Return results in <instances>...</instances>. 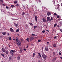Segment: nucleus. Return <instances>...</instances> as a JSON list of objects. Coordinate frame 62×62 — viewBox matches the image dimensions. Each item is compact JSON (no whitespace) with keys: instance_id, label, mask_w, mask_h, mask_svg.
<instances>
[{"instance_id":"nucleus-27","label":"nucleus","mask_w":62,"mask_h":62,"mask_svg":"<svg viewBox=\"0 0 62 62\" xmlns=\"http://www.w3.org/2000/svg\"><path fill=\"white\" fill-rule=\"evenodd\" d=\"M35 56V53H33V57H34Z\"/></svg>"},{"instance_id":"nucleus-30","label":"nucleus","mask_w":62,"mask_h":62,"mask_svg":"<svg viewBox=\"0 0 62 62\" xmlns=\"http://www.w3.org/2000/svg\"><path fill=\"white\" fill-rule=\"evenodd\" d=\"M22 15H23L24 14H25V13L24 12H22Z\"/></svg>"},{"instance_id":"nucleus-8","label":"nucleus","mask_w":62,"mask_h":62,"mask_svg":"<svg viewBox=\"0 0 62 62\" xmlns=\"http://www.w3.org/2000/svg\"><path fill=\"white\" fill-rule=\"evenodd\" d=\"M20 57H21V56H18L17 57V59L18 60H20Z\"/></svg>"},{"instance_id":"nucleus-60","label":"nucleus","mask_w":62,"mask_h":62,"mask_svg":"<svg viewBox=\"0 0 62 62\" xmlns=\"http://www.w3.org/2000/svg\"><path fill=\"white\" fill-rule=\"evenodd\" d=\"M25 1V0H22V1L23 2V1Z\"/></svg>"},{"instance_id":"nucleus-24","label":"nucleus","mask_w":62,"mask_h":62,"mask_svg":"<svg viewBox=\"0 0 62 62\" xmlns=\"http://www.w3.org/2000/svg\"><path fill=\"white\" fill-rule=\"evenodd\" d=\"M37 27H38L37 26H34V29H36V28H37Z\"/></svg>"},{"instance_id":"nucleus-39","label":"nucleus","mask_w":62,"mask_h":62,"mask_svg":"<svg viewBox=\"0 0 62 62\" xmlns=\"http://www.w3.org/2000/svg\"><path fill=\"white\" fill-rule=\"evenodd\" d=\"M43 56L44 54V53H43V52H42L41 53V54Z\"/></svg>"},{"instance_id":"nucleus-41","label":"nucleus","mask_w":62,"mask_h":62,"mask_svg":"<svg viewBox=\"0 0 62 62\" xmlns=\"http://www.w3.org/2000/svg\"><path fill=\"white\" fill-rule=\"evenodd\" d=\"M54 15H57V14H56V13H54Z\"/></svg>"},{"instance_id":"nucleus-10","label":"nucleus","mask_w":62,"mask_h":62,"mask_svg":"<svg viewBox=\"0 0 62 62\" xmlns=\"http://www.w3.org/2000/svg\"><path fill=\"white\" fill-rule=\"evenodd\" d=\"M42 20L44 23H45L46 22V19L44 18H43Z\"/></svg>"},{"instance_id":"nucleus-64","label":"nucleus","mask_w":62,"mask_h":62,"mask_svg":"<svg viewBox=\"0 0 62 62\" xmlns=\"http://www.w3.org/2000/svg\"><path fill=\"white\" fill-rule=\"evenodd\" d=\"M9 47H10V45H9Z\"/></svg>"},{"instance_id":"nucleus-2","label":"nucleus","mask_w":62,"mask_h":62,"mask_svg":"<svg viewBox=\"0 0 62 62\" xmlns=\"http://www.w3.org/2000/svg\"><path fill=\"white\" fill-rule=\"evenodd\" d=\"M17 45L18 46H20V45H21V42L20 41H19L17 43Z\"/></svg>"},{"instance_id":"nucleus-48","label":"nucleus","mask_w":62,"mask_h":62,"mask_svg":"<svg viewBox=\"0 0 62 62\" xmlns=\"http://www.w3.org/2000/svg\"><path fill=\"white\" fill-rule=\"evenodd\" d=\"M59 55H61V54L60 52H59Z\"/></svg>"},{"instance_id":"nucleus-49","label":"nucleus","mask_w":62,"mask_h":62,"mask_svg":"<svg viewBox=\"0 0 62 62\" xmlns=\"http://www.w3.org/2000/svg\"><path fill=\"white\" fill-rule=\"evenodd\" d=\"M46 31H47V32H49V31L48 30H46Z\"/></svg>"},{"instance_id":"nucleus-19","label":"nucleus","mask_w":62,"mask_h":62,"mask_svg":"<svg viewBox=\"0 0 62 62\" xmlns=\"http://www.w3.org/2000/svg\"><path fill=\"white\" fill-rule=\"evenodd\" d=\"M18 25V24H16V23H15V26H16V27H17Z\"/></svg>"},{"instance_id":"nucleus-22","label":"nucleus","mask_w":62,"mask_h":62,"mask_svg":"<svg viewBox=\"0 0 62 62\" xmlns=\"http://www.w3.org/2000/svg\"><path fill=\"white\" fill-rule=\"evenodd\" d=\"M19 4H17L16 5V7H19Z\"/></svg>"},{"instance_id":"nucleus-28","label":"nucleus","mask_w":62,"mask_h":62,"mask_svg":"<svg viewBox=\"0 0 62 62\" xmlns=\"http://www.w3.org/2000/svg\"><path fill=\"white\" fill-rule=\"evenodd\" d=\"M43 27L44 28H46H46H47V26H46V25H44V27Z\"/></svg>"},{"instance_id":"nucleus-62","label":"nucleus","mask_w":62,"mask_h":62,"mask_svg":"<svg viewBox=\"0 0 62 62\" xmlns=\"http://www.w3.org/2000/svg\"><path fill=\"white\" fill-rule=\"evenodd\" d=\"M13 39L14 40H15V39Z\"/></svg>"},{"instance_id":"nucleus-38","label":"nucleus","mask_w":62,"mask_h":62,"mask_svg":"<svg viewBox=\"0 0 62 62\" xmlns=\"http://www.w3.org/2000/svg\"><path fill=\"white\" fill-rule=\"evenodd\" d=\"M14 4H16L17 3V1H15L14 2Z\"/></svg>"},{"instance_id":"nucleus-15","label":"nucleus","mask_w":62,"mask_h":62,"mask_svg":"<svg viewBox=\"0 0 62 62\" xmlns=\"http://www.w3.org/2000/svg\"><path fill=\"white\" fill-rule=\"evenodd\" d=\"M2 34L4 35H5L6 34V32H3L2 33Z\"/></svg>"},{"instance_id":"nucleus-6","label":"nucleus","mask_w":62,"mask_h":62,"mask_svg":"<svg viewBox=\"0 0 62 62\" xmlns=\"http://www.w3.org/2000/svg\"><path fill=\"white\" fill-rule=\"evenodd\" d=\"M10 30L11 32H14V30H13L11 28H10Z\"/></svg>"},{"instance_id":"nucleus-55","label":"nucleus","mask_w":62,"mask_h":62,"mask_svg":"<svg viewBox=\"0 0 62 62\" xmlns=\"http://www.w3.org/2000/svg\"><path fill=\"white\" fill-rule=\"evenodd\" d=\"M57 6H58V7H59V4H58L57 5Z\"/></svg>"},{"instance_id":"nucleus-26","label":"nucleus","mask_w":62,"mask_h":62,"mask_svg":"<svg viewBox=\"0 0 62 62\" xmlns=\"http://www.w3.org/2000/svg\"><path fill=\"white\" fill-rule=\"evenodd\" d=\"M57 25V23H56L55 24H54V27H55V26H56V25Z\"/></svg>"},{"instance_id":"nucleus-23","label":"nucleus","mask_w":62,"mask_h":62,"mask_svg":"<svg viewBox=\"0 0 62 62\" xmlns=\"http://www.w3.org/2000/svg\"><path fill=\"white\" fill-rule=\"evenodd\" d=\"M16 41L17 42H19V39H16Z\"/></svg>"},{"instance_id":"nucleus-20","label":"nucleus","mask_w":62,"mask_h":62,"mask_svg":"<svg viewBox=\"0 0 62 62\" xmlns=\"http://www.w3.org/2000/svg\"><path fill=\"white\" fill-rule=\"evenodd\" d=\"M5 54H8V51H6L5 52Z\"/></svg>"},{"instance_id":"nucleus-25","label":"nucleus","mask_w":62,"mask_h":62,"mask_svg":"<svg viewBox=\"0 0 62 62\" xmlns=\"http://www.w3.org/2000/svg\"><path fill=\"white\" fill-rule=\"evenodd\" d=\"M27 41H28V42H29V38H27L26 39Z\"/></svg>"},{"instance_id":"nucleus-53","label":"nucleus","mask_w":62,"mask_h":62,"mask_svg":"<svg viewBox=\"0 0 62 62\" xmlns=\"http://www.w3.org/2000/svg\"><path fill=\"white\" fill-rule=\"evenodd\" d=\"M49 42H47V44H49Z\"/></svg>"},{"instance_id":"nucleus-47","label":"nucleus","mask_w":62,"mask_h":62,"mask_svg":"<svg viewBox=\"0 0 62 62\" xmlns=\"http://www.w3.org/2000/svg\"><path fill=\"white\" fill-rule=\"evenodd\" d=\"M6 8H7V9H8V6H6Z\"/></svg>"},{"instance_id":"nucleus-52","label":"nucleus","mask_w":62,"mask_h":62,"mask_svg":"<svg viewBox=\"0 0 62 62\" xmlns=\"http://www.w3.org/2000/svg\"><path fill=\"white\" fill-rule=\"evenodd\" d=\"M2 5H3V6H5V4H3Z\"/></svg>"},{"instance_id":"nucleus-32","label":"nucleus","mask_w":62,"mask_h":62,"mask_svg":"<svg viewBox=\"0 0 62 62\" xmlns=\"http://www.w3.org/2000/svg\"><path fill=\"white\" fill-rule=\"evenodd\" d=\"M53 2L54 3H55V0H52Z\"/></svg>"},{"instance_id":"nucleus-33","label":"nucleus","mask_w":62,"mask_h":62,"mask_svg":"<svg viewBox=\"0 0 62 62\" xmlns=\"http://www.w3.org/2000/svg\"><path fill=\"white\" fill-rule=\"evenodd\" d=\"M19 31V29H18L16 31V32H18Z\"/></svg>"},{"instance_id":"nucleus-14","label":"nucleus","mask_w":62,"mask_h":62,"mask_svg":"<svg viewBox=\"0 0 62 62\" xmlns=\"http://www.w3.org/2000/svg\"><path fill=\"white\" fill-rule=\"evenodd\" d=\"M29 24H30V25L31 26H33V23L30 22H29Z\"/></svg>"},{"instance_id":"nucleus-61","label":"nucleus","mask_w":62,"mask_h":62,"mask_svg":"<svg viewBox=\"0 0 62 62\" xmlns=\"http://www.w3.org/2000/svg\"><path fill=\"white\" fill-rule=\"evenodd\" d=\"M60 58H61V59H62V57H60Z\"/></svg>"},{"instance_id":"nucleus-63","label":"nucleus","mask_w":62,"mask_h":62,"mask_svg":"<svg viewBox=\"0 0 62 62\" xmlns=\"http://www.w3.org/2000/svg\"><path fill=\"white\" fill-rule=\"evenodd\" d=\"M20 50H22V48H21V47H20Z\"/></svg>"},{"instance_id":"nucleus-35","label":"nucleus","mask_w":62,"mask_h":62,"mask_svg":"<svg viewBox=\"0 0 62 62\" xmlns=\"http://www.w3.org/2000/svg\"><path fill=\"white\" fill-rule=\"evenodd\" d=\"M1 55L3 57H4V55L3 54H1Z\"/></svg>"},{"instance_id":"nucleus-1","label":"nucleus","mask_w":62,"mask_h":62,"mask_svg":"<svg viewBox=\"0 0 62 62\" xmlns=\"http://www.w3.org/2000/svg\"><path fill=\"white\" fill-rule=\"evenodd\" d=\"M57 58V57H54V58L52 60V62H54L55 61V60Z\"/></svg>"},{"instance_id":"nucleus-34","label":"nucleus","mask_w":62,"mask_h":62,"mask_svg":"<svg viewBox=\"0 0 62 62\" xmlns=\"http://www.w3.org/2000/svg\"><path fill=\"white\" fill-rule=\"evenodd\" d=\"M9 60H11L12 59V58L11 57H9Z\"/></svg>"},{"instance_id":"nucleus-56","label":"nucleus","mask_w":62,"mask_h":62,"mask_svg":"<svg viewBox=\"0 0 62 62\" xmlns=\"http://www.w3.org/2000/svg\"><path fill=\"white\" fill-rule=\"evenodd\" d=\"M23 50L24 51H26V49H23Z\"/></svg>"},{"instance_id":"nucleus-45","label":"nucleus","mask_w":62,"mask_h":62,"mask_svg":"<svg viewBox=\"0 0 62 62\" xmlns=\"http://www.w3.org/2000/svg\"><path fill=\"white\" fill-rule=\"evenodd\" d=\"M60 31H61V32H62V29H61L60 30Z\"/></svg>"},{"instance_id":"nucleus-3","label":"nucleus","mask_w":62,"mask_h":62,"mask_svg":"<svg viewBox=\"0 0 62 62\" xmlns=\"http://www.w3.org/2000/svg\"><path fill=\"white\" fill-rule=\"evenodd\" d=\"M42 57H43V58H45L47 57V55L45 54H44L42 56Z\"/></svg>"},{"instance_id":"nucleus-36","label":"nucleus","mask_w":62,"mask_h":62,"mask_svg":"<svg viewBox=\"0 0 62 62\" xmlns=\"http://www.w3.org/2000/svg\"><path fill=\"white\" fill-rule=\"evenodd\" d=\"M59 23H60V24H62V22L61 21H60L59 22Z\"/></svg>"},{"instance_id":"nucleus-17","label":"nucleus","mask_w":62,"mask_h":62,"mask_svg":"<svg viewBox=\"0 0 62 62\" xmlns=\"http://www.w3.org/2000/svg\"><path fill=\"white\" fill-rule=\"evenodd\" d=\"M38 54H39V56L40 57H41V55L40 54V53H38Z\"/></svg>"},{"instance_id":"nucleus-12","label":"nucleus","mask_w":62,"mask_h":62,"mask_svg":"<svg viewBox=\"0 0 62 62\" xmlns=\"http://www.w3.org/2000/svg\"><path fill=\"white\" fill-rule=\"evenodd\" d=\"M35 20L36 21V22L37 21V16H35Z\"/></svg>"},{"instance_id":"nucleus-58","label":"nucleus","mask_w":62,"mask_h":62,"mask_svg":"<svg viewBox=\"0 0 62 62\" xmlns=\"http://www.w3.org/2000/svg\"><path fill=\"white\" fill-rule=\"evenodd\" d=\"M8 36L9 35V33H8Z\"/></svg>"},{"instance_id":"nucleus-18","label":"nucleus","mask_w":62,"mask_h":62,"mask_svg":"<svg viewBox=\"0 0 62 62\" xmlns=\"http://www.w3.org/2000/svg\"><path fill=\"white\" fill-rule=\"evenodd\" d=\"M11 8H14L15 7V6L14 5H12L11 6Z\"/></svg>"},{"instance_id":"nucleus-59","label":"nucleus","mask_w":62,"mask_h":62,"mask_svg":"<svg viewBox=\"0 0 62 62\" xmlns=\"http://www.w3.org/2000/svg\"><path fill=\"white\" fill-rule=\"evenodd\" d=\"M57 26V27H59V25H58Z\"/></svg>"},{"instance_id":"nucleus-4","label":"nucleus","mask_w":62,"mask_h":62,"mask_svg":"<svg viewBox=\"0 0 62 62\" xmlns=\"http://www.w3.org/2000/svg\"><path fill=\"white\" fill-rule=\"evenodd\" d=\"M45 49L46 51H48V48L47 46L45 48Z\"/></svg>"},{"instance_id":"nucleus-50","label":"nucleus","mask_w":62,"mask_h":62,"mask_svg":"<svg viewBox=\"0 0 62 62\" xmlns=\"http://www.w3.org/2000/svg\"><path fill=\"white\" fill-rule=\"evenodd\" d=\"M51 20H53V17H51Z\"/></svg>"},{"instance_id":"nucleus-31","label":"nucleus","mask_w":62,"mask_h":62,"mask_svg":"<svg viewBox=\"0 0 62 62\" xmlns=\"http://www.w3.org/2000/svg\"><path fill=\"white\" fill-rule=\"evenodd\" d=\"M41 41V40L39 39L38 41V42H40Z\"/></svg>"},{"instance_id":"nucleus-11","label":"nucleus","mask_w":62,"mask_h":62,"mask_svg":"<svg viewBox=\"0 0 62 62\" xmlns=\"http://www.w3.org/2000/svg\"><path fill=\"white\" fill-rule=\"evenodd\" d=\"M34 39V38L32 37H31L30 38V40H33Z\"/></svg>"},{"instance_id":"nucleus-7","label":"nucleus","mask_w":62,"mask_h":62,"mask_svg":"<svg viewBox=\"0 0 62 62\" xmlns=\"http://www.w3.org/2000/svg\"><path fill=\"white\" fill-rule=\"evenodd\" d=\"M2 51L3 52H6V49H5L4 48H2Z\"/></svg>"},{"instance_id":"nucleus-5","label":"nucleus","mask_w":62,"mask_h":62,"mask_svg":"<svg viewBox=\"0 0 62 62\" xmlns=\"http://www.w3.org/2000/svg\"><path fill=\"white\" fill-rule=\"evenodd\" d=\"M50 19V17L49 16H48L47 17V22H49V20Z\"/></svg>"},{"instance_id":"nucleus-37","label":"nucleus","mask_w":62,"mask_h":62,"mask_svg":"<svg viewBox=\"0 0 62 62\" xmlns=\"http://www.w3.org/2000/svg\"><path fill=\"white\" fill-rule=\"evenodd\" d=\"M0 2H1V3H3V0H0Z\"/></svg>"},{"instance_id":"nucleus-46","label":"nucleus","mask_w":62,"mask_h":62,"mask_svg":"<svg viewBox=\"0 0 62 62\" xmlns=\"http://www.w3.org/2000/svg\"><path fill=\"white\" fill-rule=\"evenodd\" d=\"M45 30L42 31V33H45Z\"/></svg>"},{"instance_id":"nucleus-16","label":"nucleus","mask_w":62,"mask_h":62,"mask_svg":"<svg viewBox=\"0 0 62 62\" xmlns=\"http://www.w3.org/2000/svg\"><path fill=\"white\" fill-rule=\"evenodd\" d=\"M53 46L54 47V48H55L56 47V45L55 44H54L53 45Z\"/></svg>"},{"instance_id":"nucleus-51","label":"nucleus","mask_w":62,"mask_h":62,"mask_svg":"<svg viewBox=\"0 0 62 62\" xmlns=\"http://www.w3.org/2000/svg\"><path fill=\"white\" fill-rule=\"evenodd\" d=\"M56 36H55L54 37V39H56Z\"/></svg>"},{"instance_id":"nucleus-29","label":"nucleus","mask_w":62,"mask_h":62,"mask_svg":"<svg viewBox=\"0 0 62 62\" xmlns=\"http://www.w3.org/2000/svg\"><path fill=\"white\" fill-rule=\"evenodd\" d=\"M15 51V50H11V52H13V53H14L15 52V51Z\"/></svg>"},{"instance_id":"nucleus-13","label":"nucleus","mask_w":62,"mask_h":62,"mask_svg":"<svg viewBox=\"0 0 62 62\" xmlns=\"http://www.w3.org/2000/svg\"><path fill=\"white\" fill-rule=\"evenodd\" d=\"M10 54H11V55H14V54H13V53L12 52H11V51H10Z\"/></svg>"},{"instance_id":"nucleus-54","label":"nucleus","mask_w":62,"mask_h":62,"mask_svg":"<svg viewBox=\"0 0 62 62\" xmlns=\"http://www.w3.org/2000/svg\"><path fill=\"white\" fill-rule=\"evenodd\" d=\"M21 41H23V39H21Z\"/></svg>"},{"instance_id":"nucleus-21","label":"nucleus","mask_w":62,"mask_h":62,"mask_svg":"<svg viewBox=\"0 0 62 62\" xmlns=\"http://www.w3.org/2000/svg\"><path fill=\"white\" fill-rule=\"evenodd\" d=\"M53 55H55V52H53Z\"/></svg>"},{"instance_id":"nucleus-42","label":"nucleus","mask_w":62,"mask_h":62,"mask_svg":"<svg viewBox=\"0 0 62 62\" xmlns=\"http://www.w3.org/2000/svg\"><path fill=\"white\" fill-rule=\"evenodd\" d=\"M31 35H32V36H35V35L34 34H31Z\"/></svg>"},{"instance_id":"nucleus-44","label":"nucleus","mask_w":62,"mask_h":62,"mask_svg":"<svg viewBox=\"0 0 62 62\" xmlns=\"http://www.w3.org/2000/svg\"><path fill=\"white\" fill-rule=\"evenodd\" d=\"M49 21L50 22H51V20L50 18L49 19Z\"/></svg>"},{"instance_id":"nucleus-40","label":"nucleus","mask_w":62,"mask_h":62,"mask_svg":"<svg viewBox=\"0 0 62 62\" xmlns=\"http://www.w3.org/2000/svg\"><path fill=\"white\" fill-rule=\"evenodd\" d=\"M9 40H11L12 39L11 38V37H10L9 38Z\"/></svg>"},{"instance_id":"nucleus-43","label":"nucleus","mask_w":62,"mask_h":62,"mask_svg":"<svg viewBox=\"0 0 62 62\" xmlns=\"http://www.w3.org/2000/svg\"><path fill=\"white\" fill-rule=\"evenodd\" d=\"M60 17L59 16H57V18H59Z\"/></svg>"},{"instance_id":"nucleus-57","label":"nucleus","mask_w":62,"mask_h":62,"mask_svg":"<svg viewBox=\"0 0 62 62\" xmlns=\"http://www.w3.org/2000/svg\"><path fill=\"white\" fill-rule=\"evenodd\" d=\"M28 46H27V47H26V48H28Z\"/></svg>"},{"instance_id":"nucleus-9","label":"nucleus","mask_w":62,"mask_h":62,"mask_svg":"<svg viewBox=\"0 0 62 62\" xmlns=\"http://www.w3.org/2000/svg\"><path fill=\"white\" fill-rule=\"evenodd\" d=\"M51 14V13L50 12H48L47 13V15L48 16H49Z\"/></svg>"}]
</instances>
